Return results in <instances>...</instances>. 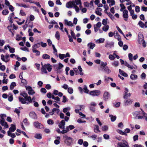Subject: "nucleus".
I'll list each match as a JSON object with an SVG mask.
<instances>
[{"instance_id":"nucleus-47","label":"nucleus","mask_w":147,"mask_h":147,"mask_svg":"<svg viewBox=\"0 0 147 147\" xmlns=\"http://www.w3.org/2000/svg\"><path fill=\"white\" fill-rule=\"evenodd\" d=\"M119 62L118 61H115L112 63V65L115 67L119 65Z\"/></svg>"},{"instance_id":"nucleus-51","label":"nucleus","mask_w":147,"mask_h":147,"mask_svg":"<svg viewBox=\"0 0 147 147\" xmlns=\"http://www.w3.org/2000/svg\"><path fill=\"white\" fill-rule=\"evenodd\" d=\"M9 97L8 98V100L9 101H11L13 99L12 95L10 93L9 94Z\"/></svg>"},{"instance_id":"nucleus-39","label":"nucleus","mask_w":147,"mask_h":147,"mask_svg":"<svg viewBox=\"0 0 147 147\" xmlns=\"http://www.w3.org/2000/svg\"><path fill=\"white\" fill-rule=\"evenodd\" d=\"M104 70L105 71L107 74L110 73L111 72V70L108 67L106 66L104 67Z\"/></svg>"},{"instance_id":"nucleus-14","label":"nucleus","mask_w":147,"mask_h":147,"mask_svg":"<svg viewBox=\"0 0 147 147\" xmlns=\"http://www.w3.org/2000/svg\"><path fill=\"white\" fill-rule=\"evenodd\" d=\"M65 123L64 120H62L59 124V127L61 129H64Z\"/></svg>"},{"instance_id":"nucleus-25","label":"nucleus","mask_w":147,"mask_h":147,"mask_svg":"<svg viewBox=\"0 0 147 147\" xmlns=\"http://www.w3.org/2000/svg\"><path fill=\"white\" fill-rule=\"evenodd\" d=\"M107 2L109 4L110 6L115 5V3L114 0H107Z\"/></svg>"},{"instance_id":"nucleus-6","label":"nucleus","mask_w":147,"mask_h":147,"mask_svg":"<svg viewBox=\"0 0 147 147\" xmlns=\"http://www.w3.org/2000/svg\"><path fill=\"white\" fill-rule=\"evenodd\" d=\"M75 128V127L73 125H69L66 127L65 129H63V130L62 131V134H64L67 133L68 132L69 130H71Z\"/></svg>"},{"instance_id":"nucleus-3","label":"nucleus","mask_w":147,"mask_h":147,"mask_svg":"<svg viewBox=\"0 0 147 147\" xmlns=\"http://www.w3.org/2000/svg\"><path fill=\"white\" fill-rule=\"evenodd\" d=\"M140 112L137 111H135L132 113L133 118L136 119H142L143 117L140 116Z\"/></svg>"},{"instance_id":"nucleus-34","label":"nucleus","mask_w":147,"mask_h":147,"mask_svg":"<svg viewBox=\"0 0 147 147\" xmlns=\"http://www.w3.org/2000/svg\"><path fill=\"white\" fill-rule=\"evenodd\" d=\"M42 58L44 59H49L50 58V56L48 55L45 54L42 55Z\"/></svg>"},{"instance_id":"nucleus-26","label":"nucleus","mask_w":147,"mask_h":147,"mask_svg":"<svg viewBox=\"0 0 147 147\" xmlns=\"http://www.w3.org/2000/svg\"><path fill=\"white\" fill-rule=\"evenodd\" d=\"M94 131L96 133H98V132H100V131L99 129V127L97 125H94Z\"/></svg>"},{"instance_id":"nucleus-1","label":"nucleus","mask_w":147,"mask_h":147,"mask_svg":"<svg viewBox=\"0 0 147 147\" xmlns=\"http://www.w3.org/2000/svg\"><path fill=\"white\" fill-rule=\"evenodd\" d=\"M81 0H75L70 1L66 4V7L67 8H70L73 7L75 9H85V8H82Z\"/></svg>"},{"instance_id":"nucleus-50","label":"nucleus","mask_w":147,"mask_h":147,"mask_svg":"<svg viewBox=\"0 0 147 147\" xmlns=\"http://www.w3.org/2000/svg\"><path fill=\"white\" fill-rule=\"evenodd\" d=\"M83 90H84V92L86 93H88L89 90L87 88L86 85H84L83 88Z\"/></svg>"},{"instance_id":"nucleus-32","label":"nucleus","mask_w":147,"mask_h":147,"mask_svg":"<svg viewBox=\"0 0 147 147\" xmlns=\"http://www.w3.org/2000/svg\"><path fill=\"white\" fill-rule=\"evenodd\" d=\"M40 46V43H38L37 44H35L32 46V49H36L37 48L39 47Z\"/></svg>"},{"instance_id":"nucleus-12","label":"nucleus","mask_w":147,"mask_h":147,"mask_svg":"<svg viewBox=\"0 0 147 147\" xmlns=\"http://www.w3.org/2000/svg\"><path fill=\"white\" fill-rule=\"evenodd\" d=\"M124 103L125 105H128L131 104L133 100L130 99H125Z\"/></svg>"},{"instance_id":"nucleus-10","label":"nucleus","mask_w":147,"mask_h":147,"mask_svg":"<svg viewBox=\"0 0 147 147\" xmlns=\"http://www.w3.org/2000/svg\"><path fill=\"white\" fill-rule=\"evenodd\" d=\"M0 124L2 126H3L5 128H8V126L6 122L5 121V119H2L0 120Z\"/></svg>"},{"instance_id":"nucleus-23","label":"nucleus","mask_w":147,"mask_h":147,"mask_svg":"<svg viewBox=\"0 0 147 147\" xmlns=\"http://www.w3.org/2000/svg\"><path fill=\"white\" fill-rule=\"evenodd\" d=\"M113 42H111V43L107 42L105 45V47L107 48H111L113 46Z\"/></svg>"},{"instance_id":"nucleus-57","label":"nucleus","mask_w":147,"mask_h":147,"mask_svg":"<svg viewBox=\"0 0 147 147\" xmlns=\"http://www.w3.org/2000/svg\"><path fill=\"white\" fill-rule=\"evenodd\" d=\"M68 92L70 94H72L73 92V89L71 88H68Z\"/></svg>"},{"instance_id":"nucleus-46","label":"nucleus","mask_w":147,"mask_h":147,"mask_svg":"<svg viewBox=\"0 0 147 147\" xmlns=\"http://www.w3.org/2000/svg\"><path fill=\"white\" fill-rule=\"evenodd\" d=\"M127 67L128 68L130 69H136L137 68V66L135 65L134 66H131L129 64Z\"/></svg>"},{"instance_id":"nucleus-21","label":"nucleus","mask_w":147,"mask_h":147,"mask_svg":"<svg viewBox=\"0 0 147 147\" xmlns=\"http://www.w3.org/2000/svg\"><path fill=\"white\" fill-rule=\"evenodd\" d=\"M5 4L8 7L9 9H14L12 5L10 4L9 2L7 0H5Z\"/></svg>"},{"instance_id":"nucleus-20","label":"nucleus","mask_w":147,"mask_h":147,"mask_svg":"<svg viewBox=\"0 0 147 147\" xmlns=\"http://www.w3.org/2000/svg\"><path fill=\"white\" fill-rule=\"evenodd\" d=\"M114 37L115 38L117 39L118 40H121V36L119 35L117 32L115 31L114 32Z\"/></svg>"},{"instance_id":"nucleus-33","label":"nucleus","mask_w":147,"mask_h":147,"mask_svg":"<svg viewBox=\"0 0 147 147\" xmlns=\"http://www.w3.org/2000/svg\"><path fill=\"white\" fill-rule=\"evenodd\" d=\"M130 78L132 80H136L138 78V76L135 74H131L130 76Z\"/></svg>"},{"instance_id":"nucleus-48","label":"nucleus","mask_w":147,"mask_h":147,"mask_svg":"<svg viewBox=\"0 0 147 147\" xmlns=\"http://www.w3.org/2000/svg\"><path fill=\"white\" fill-rule=\"evenodd\" d=\"M14 14L13 13H11L8 18V20L11 22H12V18L13 17Z\"/></svg>"},{"instance_id":"nucleus-64","label":"nucleus","mask_w":147,"mask_h":147,"mask_svg":"<svg viewBox=\"0 0 147 147\" xmlns=\"http://www.w3.org/2000/svg\"><path fill=\"white\" fill-rule=\"evenodd\" d=\"M9 11L7 10H3L2 12L3 14L4 15H7Z\"/></svg>"},{"instance_id":"nucleus-18","label":"nucleus","mask_w":147,"mask_h":147,"mask_svg":"<svg viewBox=\"0 0 147 147\" xmlns=\"http://www.w3.org/2000/svg\"><path fill=\"white\" fill-rule=\"evenodd\" d=\"M16 129V126L13 124L11 125V127L9 128V130L8 131H10V132H14Z\"/></svg>"},{"instance_id":"nucleus-41","label":"nucleus","mask_w":147,"mask_h":147,"mask_svg":"<svg viewBox=\"0 0 147 147\" xmlns=\"http://www.w3.org/2000/svg\"><path fill=\"white\" fill-rule=\"evenodd\" d=\"M117 131L121 135H124L125 136H127V134L125 133H124V132H123L120 129H117Z\"/></svg>"},{"instance_id":"nucleus-28","label":"nucleus","mask_w":147,"mask_h":147,"mask_svg":"<svg viewBox=\"0 0 147 147\" xmlns=\"http://www.w3.org/2000/svg\"><path fill=\"white\" fill-rule=\"evenodd\" d=\"M7 47L9 48V52L11 53H14L15 52V49L14 48L11 47L9 45H7Z\"/></svg>"},{"instance_id":"nucleus-11","label":"nucleus","mask_w":147,"mask_h":147,"mask_svg":"<svg viewBox=\"0 0 147 147\" xmlns=\"http://www.w3.org/2000/svg\"><path fill=\"white\" fill-rule=\"evenodd\" d=\"M128 11L127 10H124L123 12V16L125 21H127L128 17Z\"/></svg>"},{"instance_id":"nucleus-15","label":"nucleus","mask_w":147,"mask_h":147,"mask_svg":"<svg viewBox=\"0 0 147 147\" xmlns=\"http://www.w3.org/2000/svg\"><path fill=\"white\" fill-rule=\"evenodd\" d=\"M110 96L109 93L107 92H104L103 95L104 99L105 100H106L108 99Z\"/></svg>"},{"instance_id":"nucleus-63","label":"nucleus","mask_w":147,"mask_h":147,"mask_svg":"<svg viewBox=\"0 0 147 147\" xmlns=\"http://www.w3.org/2000/svg\"><path fill=\"white\" fill-rule=\"evenodd\" d=\"M20 14L22 16H25L26 15L25 13L23 10H21L20 11Z\"/></svg>"},{"instance_id":"nucleus-13","label":"nucleus","mask_w":147,"mask_h":147,"mask_svg":"<svg viewBox=\"0 0 147 147\" xmlns=\"http://www.w3.org/2000/svg\"><path fill=\"white\" fill-rule=\"evenodd\" d=\"M34 126L37 128L41 129L43 128V125L40 123L38 122H35L34 123Z\"/></svg>"},{"instance_id":"nucleus-56","label":"nucleus","mask_w":147,"mask_h":147,"mask_svg":"<svg viewBox=\"0 0 147 147\" xmlns=\"http://www.w3.org/2000/svg\"><path fill=\"white\" fill-rule=\"evenodd\" d=\"M40 45L43 47H45L47 46V44L45 43H44L42 42H41L40 43Z\"/></svg>"},{"instance_id":"nucleus-7","label":"nucleus","mask_w":147,"mask_h":147,"mask_svg":"<svg viewBox=\"0 0 147 147\" xmlns=\"http://www.w3.org/2000/svg\"><path fill=\"white\" fill-rule=\"evenodd\" d=\"M25 87L26 90L28 91V93L29 95H32L35 94V92L31 87L28 86H26Z\"/></svg>"},{"instance_id":"nucleus-55","label":"nucleus","mask_w":147,"mask_h":147,"mask_svg":"<svg viewBox=\"0 0 147 147\" xmlns=\"http://www.w3.org/2000/svg\"><path fill=\"white\" fill-rule=\"evenodd\" d=\"M59 57L61 59H63L64 58H65V55L64 54H59Z\"/></svg>"},{"instance_id":"nucleus-45","label":"nucleus","mask_w":147,"mask_h":147,"mask_svg":"<svg viewBox=\"0 0 147 147\" xmlns=\"http://www.w3.org/2000/svg\"><path fill=\"white\" fill-rule=\"evenodd\" d=\"M78 107L79 108V109L82 111H84L85 108V106L84 105H79L78 106Z\"/></svg>"},{"instance_id":"nucleus-24","label":"nucleus","mask_w":147,"mask_h":147,"mask_svg":"<svg viewBox=\"0 0 147 147\" xmlns=\"http://www.w3.org/2000/svg\"><path fill=\"white\" fill-rule=\"evenodd\" d=\"M95 46V44L92 42L89 43L88 44V46L92 49H93Z\"/></svg>"},{"instance_id":"nucleus-40","label":"nucleus","mask_w":147,"mask_h":147,"mask_svg":"<svg viewBox=\"0 0 147 147\" xmlns=\"http://www.w3.org/2000/svg\"><path fill=\"white\" fill-rule=\"evenodd\" d=\"M32 51L33 53H36V55L38 56L40 54V52L36 49H32Z\"/></svg>"},{"instance_id":"nucleus-5","label":"nucleus","mask_w":147,"mask_h":147,"mask_svg":"<svg viewBox=\"0 0 147 147\" xmlns=\"http://www.w3.org/2000/svg\"><path fill=\"white\" fill-rule=\"evenodd\" d=\"M100 93V91L98 90H96L90 91L89 94L91 96H99Z\"/></svg>"},{"instance_id":"nucleus-49","label":"nucleus","mask_w":147,"mask_h":147,"mask_svg":"<svg viewBox=\"0 0 147 147\" xmlns=\"http://www.w3.org/2000/svg\"><path fill=\"white\" fill-rule=\"evenodd\" d=\"M108 127L107 125H104L102 127V129L103 131H106L108 130Z\"/></svg>"},{"instance_id":"nucleus-16","label":"nucleus","mask_w":147,"mask_h":147,"mask_svg":"<svg viewBox=\"0 0 147 147\" xmlns=\"http://www.w3.org/2000/svg\"><path fill=\"white\" fill-rule=\"evenodd\" d=\"M73 140L72 138L69 137L66 141H65V142L67 145H70L72 143Z\"/></svg>"},{"instance_id":"nucleus-59","label":"nucleus","mask_w":147,"mask_h":147,"mask_svg":"<svg viewBox=\"0 0 147 147\" xmlns=\"http://www.w3.org/2000/svg\"><path fill=\"white\" fill-rule=\"evenodd\" d=\"M96 13L100 16H101V15L102 13H101V10H98L96 11L95 12Z\"/></svg>"},{"instance_id":"nucleus-31","label":"nucleus","mask_w":147,"mask_h":147,"mask_svg":"<svg viewBox=\"0 0 147 147\" xmlns=\"http://www.w3.org/2000/svg\"><path fill=\"white\" fill-rule=\"evenodd\" d=\"M105 40L104 38H100L98 39L97 40L96 42L97 43H102L104 42Z\"/></svg>"},{"instance_id":"nucleus-43","label":"nucleus","mask_w":147,"mask_h":147,"mask_svg":"<svg viewBox=\"0 0 147 147\" xmlns=\"http://www.w3.org/2000/svg\"><path fill=\"white\" fill-rule=\"evenodd\" d=\"M138 42L140 44H141L144 40V37L142 35H141L140 37H139L138 39Z\"/></svg>"},{"instance_id":"nucleus-58","label":"nucleus","mask_w":147,"mask_h":147,"mask_svg":"<svg viewBox=\"0 0 147 147\" xmlns=\"http://www.w3.org/2000/svg\"><path fill=\"white\" fill-rule=\"evenodd\" d=\"M47 123L49 125H53L54 122L52 119H49L47 120Z\"/></svg>"},{"instance_id":"nucleus-61","label":"nucleus","mask_w":147,"mask_h":147,"mask_svg":"<svg viewBox=\"0 0 147 147\" xmlns=\"http://www.w3.org/2000/svg\"><path fill=\"white\" fill-rule=\"evenodd\" d=\"M78 69L80 71V75H82L83 74V73L82 72V69L80 66H78Z\"/></svg>"},{"instance_id":"nucleus-44","label":"nucleus","mask_w":147,"mask_h":147,"mask_svg":"<svg viewBox=\"0 0 147 147\" xmlns=\"http://www.w3.org/2000/svg\"><path fill=\"white\" fill-rule=\"evenodd\" d=\"M60 34L59 32L58 31H57L55 35V37L58 40H59L60 39Z\"/></svg>"},{"instance_id":"nucleus-9","label":"nucleus","mask_w":147,"mask_h":147,"mask_svg":"<svg viewBox=\"0 0 147 147\" xmlns=\"http://www.w3.org/2000/svg\"><path fill=\"white\" fill-rule=\"evenodd\" d=\"M128 90L127 89L125 88V94L123 96V98L124 99H127L129 97H130L131 96V94L128 92Z\"/></svg>"},{"instance_id":"nucleus-42","label":"nucleus","mask_w":147,"mask_h":147,"mask_svg":"<svg viewBox=\"0 0 147 147\" xmlns=\"http://www.w3.org/2000/svg\"><path fill=\"white\" fill-rule=\"evenodd\" d=\"M109 26L108 25H106L104 26L102 28V29L105 32H107L109 29Z\"/></svg>"},{"instance_id":"nucleus-36","label":"nucleus","mask_w":147,"mask_h":147,"mask_svg":"<svg viewBox=\"0 0 147 147\" xmlns=\"http://www.w3.org/2000/svg\"><path fill=\"white\" fill-rule=\"evenodd\" d=\"M8 135L10 136L12 138H14L16 137V135L14 133L12 134L10 131H7Z\"/></svg>"},{"instance_id":"nucleus-8","label":"nucleus","mask_w":147,"mask_h":147,"mask_svg":"<svg viewBox=\"0 0 147 147\" xmlns=\"http://www.w3.org/2000/svg\"><path fill=\"white\" fill-rule=\"evenodd\" d=\"M118 147H129V146L127 142L125 140H123L122 142L118 143Z\"/></svg>"},{"instance_id":"nucleus-53","label":"nucleus","mask_w":147,"mask_h":147,"mask_svg":"<svg viewBox=\"0 0 147 147\" xmlns=\"http://www.w3.org/2000/svg\"><path fill=\"white\" fill-rule=\"evenodd\" d=\"M138 24L139 26L142 28H144V24L141 21L139 22Z\"/></svg>"},{"instance_id":"nucleus-27","label":"nucleus","mask_w":147,"mask_h":147,"mask_svg":"<svg viewBox=\"0 0 147 147\" xmlns=\"http://www.w3.org/2000/svg\"><path fill=\"white\" fill-rule=\"evenodd\" d=\"M119 71L120 74L123 76L125 77H127L128 75L127 74L124 72L123 70H122L121 69H119Z\"/></svg>"},{"instance_id":"nucleus-38","label":"nucleus","mask_w":147,"mask_h":147,"mask_svg":"<svg viewBox=\"0 0 147 147\" xmlns=\"http://www.w3.org/2000/svg\"><path fill=\"white\" fill-rule=\"evenodd\" d=\"M16 86V84L15 82H12L10 86L11 90H12L13 89L14 87Z\"/></svg>"},{"instance_id":"nucleus-29","label":"nucleus","mask_w":147,"mask_h":147,"mask_svg":"<svg viewBox=\"0 0 147 147\" xmlns=\"http://www.w3.org/2000/svg\"><path fill=\"white\" fill-rule=\"evenodd\" d=\"M56 140L54 141V143L56 144H58L60 143V137L58 136L55 138Z\"/></svg>"},{"instance_id":"nucleus-62","label":"nucleus","mask_w":147,"mask_h":147,"mask_svg":"<svg viewBox=\"0 0 147 147\" xmlns=\"http://www.w3.org/2000/svg\"><path fill=\"white\" fill-rule=\"evenodd\" d=\"M142 114L143 118L142 119H145L147 121V115L144 112H142Z\"/></svg>"},{"instance_id":"nucleus-60","label":"nucleus","mask_w":147,"mask_h":147,"mask_svg":"<svg viewBox=\"0 0 147 147\" xmlns=\"http://www.w3.org/2000/svg\"><path fill=\"white\" fill-rule=\"evenodd\" d=\"M59 24L61 27V28H60V30L62 32H64V30H63V24L61 22H59Z\"/></svg>"},{"instance_id":"nucleus-17","label":"nucleus","mask_w":147,"mask_h":147,"mask_svg":"<svg viewBox=\"0 0 147 147\" xmlns=\"http://www.w3.org/2000/svg\"><path fill=\"white\" fill-rule=\"evenodd\" d=\"M64 23L65 24L69 26L72 27L74 26L72 22L69 21L66 19H65L64 20Z\"/></svg>"},{"instance_id":"nucleus-19","label":"nucleus","mask_w":147,"mask_h":147,"mask_svg":"<svg viewBox=\"0 0 147 147\" xmlns=\"http://www.w3.org/2000/svg\"><path fill=\"white\" fill-rule=\"evenodd\" d=\"M26 101V104H29L30 103H31L32 102V100L30 96H28L27 98H25Z\"/></svg>"},{"instance_id":"nucleus-54","label":"nucleus","mask_w":147,"mask_h":147,"mask_svg":"<svg viewBox=\"0 0 147 147\" xmlns=\"http://www.w3.org/2000/svg\"><path fill=\"white\" fill-rule=\"evenodd\" d=\"M20 95L22 96L23 97H24L25 99L28 96V94L25 92L21 93L20 94Z\"/></svg>"},{"instance_id":"nucleus-22","label":"nucleus","mask_w":147,"mask_h":147,"mask_svg":"<svg viewBox=\"0 0 147 147\" xmlns=\"http://www.w3.org/2000/svg\"><path fill=\"white\" fill-rule=\"evenodd\" d=\"M30 116L32 118L34 119H36L37 118V116L34 112H31L29 114Z\"/></svg>"},{"instance_id":"nucleus-2","label":"nucleus","mask_w":147,"mask_h":147,"mask_svg":"<svg viewBox=\"0 0 147 147\" xmlns=\"http://www.w3.org/2000/svg\"><path fill=\"white\" fill-rule=\"evenodd\" d=\"M52 69V65L49 64L48 63L42 65L41 69V71L42 73L47 74V69L49 72H50L51 71Z\"/></svg>"},{"instance_id":"nucleus-37","label":"nucleus","mask_w":147,"mask_h":147,"mask_svg":"<svg viewBox=\"0 0 147 147\" xmlns=\"http://www.w3.org/2000/svg\"><path fill=\"white\" fill-rule=\"evenodd\" d=\"M34 137L36 138L40 139L42 138V135L40 134H36L34 136Z\"/></svg>"},{"instance_id":"nucleus-4","label":"nucleus","mask_w":147,"mask_h":147,"mask_svg":"<svg viewBox=\"0 0 147 147\" xmlns=\"http://www.w3.org/2000/svg\"><path fill=\"white\" fill-rule=\"evenodd\" d=\"M1 59L5 63L8 62L10 61L9 56L8 54H6L5 56L3 54L1 55Z\"/></svg>"},{"instance_id":"nucleus-35","label":"nucleus","mask_w":147,"mask_h":147,"mask_svg":"<svg viewBox=\"0 0 147 147\" xmlns=\"http://www.w3.org/2000/svg\"><path fill=\"white\" fill-rule=\"evenodd\" d=\"M109 117L111 118V121L112 122L115 121L116 119V116H113L112 115H109Z\"/></svg>"},{"instance_id":"nucleus-52","label":"nucleus","mask_w":147,"mask_h":147,"mask_svg":"<svg viewBox=\"0 0 147 147\" xmlns=\"http://www.w3.org/2000/svg\"><path fill=\"white\" fill-rule=\"evenodd\" d=\"M22 37L21 36H20L18 34H17L16 37V40H17L19 41L21 39Z\"/></svg>"},{"instance_id":"nucleus-30","label":"nucleus","mask_w":147,"mask_h":147,"mask_svg":"<svg viewBox=\"0 0 147 147\" xmlns=\"http://www.w3.org/2000/svg\"><path fill=\"white\" fill-rule=\"evenodd\" d=\"M19 101L22 103L23 104H26V101L25 99L21 97H20L19 98Z\"/></svg>"}]
</instances>
